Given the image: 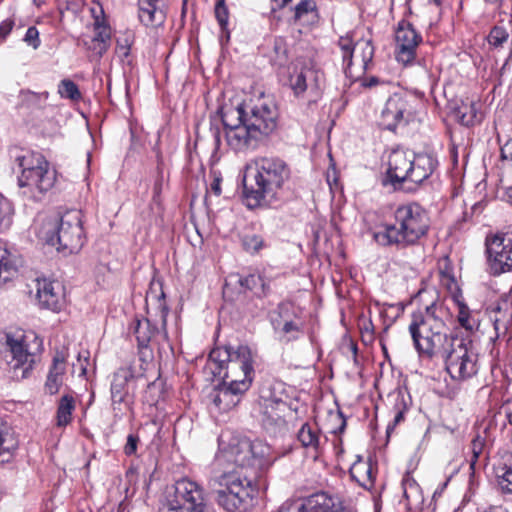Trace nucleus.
<instances>
[{"mask_svg":"<svg viewBox=\"0 0 512 512\" xmlns=\"http://www.w3.org/2000/svg\"><path fill=\"white\" fill-rule=\"evenodd\" d=\"M132 329L140 348H146L157 331L148 319H135Z\"/></svg>","mask_w":512,"mask_h":512,"instance_id":"obj_39","label":"nucleus"},{"mask_svg":"<svg viewBox=\"0 0 512 512\" xmlns=\"http://www.w3.org/2000/svg\"><path fill=\"white\" fill-rule=\"evenodd\" d=\"M289 84L296 96H301L306 91L317 95L320 89L319 72L309 66L295 67Z\"/></svg>","mask_w":512,"mask_h":512,"instance_id":"obj_21","label":"nucleus"},{"mask_svg":"<svg viewBox=\"0 0 512 512\" xmlns=\"http://www.w3.org/2000/svg\"><path fill=\"white\" fill-rule=\"evenodd\" d=\"M457 306V321L459 325L470 333L478 330L480 326V320L477 317V313L470 310V308L464 302L457 301Z\"/></svg>","mask_w":512,"mask_h":512,"instance_id":"obj_40","label":"nucleus"},{"mask_svg":"<svg viewBox=\"0 0 512 512\" xmlns=\"http://www.w3.org/2000/svg\"><path fill=\"white\" fill-rule=\"evenodd\" d=\"M216 490L218 504L227 512L245 511L253 505L258 495V486L254 478L233 470L218 477Z\"/></svg>","mask_w":512,"mask_h":512,"instance_id":"obj_7","label":"nucleus"},{"mask_svg":"<svg viewBox=\"0 0 512 512\" xmlns=\"http://www.w3.org/2000/svg\"><path fill=\"white\" fill-rule=\"evenodd\" d=\"M272 1L274 3L273 9H276V8L280 9V8H284V7L288 6L294 0H272Z\"/></svg>","mask_w":512,"mask_h":512,"instance_id":"obj_61","label":"nucleus"},{"mask_svg":"<svg viewBox=\"0 0 512 512\" xmlns=\"http://www.w3.org/2000/svg\"><path fill=\"white\" fill-rule=\"evenodd\" d=\"M209 358L218 365V374L224 372V379L235 384L247 382L250 388L255 377L256 353L247 345L224 346L213 349Z\"/></svg>","mask_w":512,"mask_h":512,"instance_id":"obj_6","label":"nucleus"},{"mask_svg":"<svg viewBox=\"0 0 512 512\" xmlns=\"http://www.w3.org/2000/svg\"><path fill=\"white\" fill-rule=\"evenodd\" d=\"M501 156L503 159L512 160V140L507 141L501 148Z\"/></svg>","mask_w":512,"mask_h":512,"instance_id":"obj_58","label":"nucleus"},{"mask_svg":"<svg viewBox=\"0 0 512 512\" xmlns=\"http://www.w3.org/2000/svg\"><path fill=\"white\" fill-rule=\"evenodd\" d=\"M286 407V402L279 398L261 395L255 411L263 427L268 431H275L285 424L283 412Z\"/></svg>","mask_w":512,"mask_h":512,"instance_id":"obj_17","label":"nucleus"},{"mask_svg":"<svg viewBox=\"0 0 512 512\" xmlns=\"http://www.w3.org/2000/svg\"><path fill=\"white\" fill-rule=\"evenodd\" d=\"M139 438L133 434H129L127 437V442L124 447V452L126 455H133L137 450Z\"/></svg>","mask_w":512,"mask_h":512,"instance_id":"obj_55","label":"nucleus"},{"mask_svg":"<svg viewBox=\"0 0 512 512\" xmlns=\"http://www.w3.org/2000/svg\"><path fill=\"white\" fill-rule=\"evenodd\" d=\"M254 169L255 185L244 186V196L250 208L262 202H272L283 197L291 179V168L286 161L277 156H260L248 167Z\"/></svg>","mask_w":512,"mask_h":512,"instance_id":"obj_2","label":"nucleus"},{"mask_svg":"<svg viewBox=\"0 0 512 512\" xmlns=\"http://www.w3.org/2000/svg\"><path fill=\"white\" fill-rule=\"evenodd\" d=\"M93 31L94 36L88 49L98 58H102L111 46L112 27L106 26Z\"/></svg>","mask_w":512,"mask_h":512,"instance_id":"obj_36","label":"nucleus"},{"mask_svg":"<svg viewBox=\"0 0 512 512\" xmlns=\"http://www.w3.org/2000/svg\"><path fill=\"white\" fill-rule=\"evenodd\" d=\"M24 41L33 49L39 48L41 41L39 38V31L36 27L31 26L27 29Z\"/></svg>","mask_w":512,"mask_h":512,"instance_id":"obj_53","label":"nucleus"},{"mask_svg":"<svg viewBox=\"0 0 512 512\" xmlns=\"http://www.w3.org/2000/svg\"><path fill=\"white\" fill-rule=\"evenodd\" d=\"M430 228L428 212L418 203L399 205L394 211V223L385 224L374 233L375 241L383 246L406 248L425 237Z\"/></svg>","mask_w":512,"mask_h":512,"instance_id":"obj_3","label":"nucleus"},{"mask_svg":"<svg viewBox=\"0 0 512 512\" xmlns=\"http://www.w3.org/2000/svg\"><path fill=\"white\" fill-rule=\"evenodd\" d=\"M421 42L422 36L413 25L406 20H401L395 30L397 61L404 65L412 63L416 57V49Z\"/></svg>","mask_w":512,"mask_h":512,"instance_id":"obj_14","label":"nucleus"},{"mask_svg":"<svg viewBox=\"0 0 512 512\" xmlns=\"http://www.w3.org/2000/svg\"><path fill=\"white\" fill-rule=\"evenodd\" d=\"M65 371L66 356L62 351H57L53 357L52 365L49 369L45 383V389L49 394L53 395L59 391L63 383Z\"/></svg>","mask_w":512,"mask_h":512,"instance_id":"obj_30","label":"nucleus"},{"mask_svg":"<svg viewBox=\"0 0 512 512\" xmlns=\"http://www.w3.org/2000/svg\"><path fill=\"white\" fill-rule=\"evenodd\" d=\"M210 132L212 134V137L214 139L215 147L218 148L221 143V133L220 128L218 125H211Z\"/></svg>","mask_w":512,"mask_h":512,"instance_id":"obj_59","label":"nucleus"},{"mask_svg":"<svg viewBox=\"0 0 512 512\" xmlns=\"http://www.w3.org/2000/svg\"><path fill=\"white\" fill-rule=\"evenodd\" d=\"M453 114L456 120L464 126H473L481 121V115L473 102H461L454 108Z\"/></svg>","mask_w":512,"mask_h":512,"instance_id":"obj_38","label":"nucleus"},{"mask_svg":"<svg viewBox=\"0 0 512 512\" xmlns=\"http://www.w3.org/2000/svg\"><path fill=\"white\" fill-rule=\"evenodd\" d=\"M166 315H167V309L166 307H162V321H163V326L166 325Z\"/></svg>","mask_w":512,"mask_h":512,"instance_id":"obj_63","label":"nucleus"},{"mask_svg":"<svg viewBox=\"0 0 512 512\" xmlns=\"http://www.w3.org/2000/svg\"><path fill=\"white\" fill-rule=\"evenodd\" d=\"M40 241L67 253L78 252L84 244L81 216L78 211H69L60 218L39 215L34 223Z\"/></svg>","mask_w":512,"mask_h":512,"instance_id":"obj_4","label":"nucleus"},{"mask_svg":"<svg viewBox=\"0 0 512 512\" xmlns=\"http://www.w3.org/2000/svg\"><path fill=\"white\" fill-rule=\"evenodd\" d=\"M12 214L11 203L0 193V233L10 227ZM17 275L18 269L10 259L6 244L0 241V285L13 280Z\"/></svg>","mask_w":512,"mask_h":512,"instance_id":"obj_15","label":"nucleus"},{"mask_svg":"<svg viewBox=\"0 0 512 512\" xmlns=\"http://www.w3.org/2000/svg\"><path fill=\"white\" fill-rule=\"evenodd\" d=\"M297 440L304 449L313 453L317 458L322 453L327 439L316 423L305 422L297 432Z\"/></svg>","mask_w":512,"mask_h":512,"instance_id":"obj_25","label":"nucleus"},{"mask_svg":"<svg viewBox=\"0 0 512 512\" xmlns=\"http://www.w3.org/2000/svg\"><path fill=\"white\" fill-rule=\"evenodd\" d=\"M213 180L210 184V191L214 193L216 196H220L222 190H221V183H222V177L219 173L213 172L212 173Z\"/></svg>","mask_w":512,"mask_h":512,"instance_id":"obj_56","label":"nucleus"},{"mask_svg":"<svg viewBox=\"0 0 512 512\" xmlns=\"http://www.w3.org/2000/svg\"><path fill=\"white\" fill-rule=\"evenodd\" d=\"M486 250L494 274L512 270V234L498 233L487 238Z\"/></svg>","mask_w":512,"mask_h":512,"instance_id":"obj_12","label":"nucleus"},{"mask_svg":"<svg viewBox=\"0 0 512 512\" xmlns=\"http://www.w3.org/2000/svg\"><path fill=\"white\" fill-rule=\"evenodd\" d=\"M75 409V400L71 395H63L58 403L56 413V425L65 427L72 421V413Z\"/></svg>","mask_w":512,"mask_h":512,"instance_id":"obj_42","label":"nucleus"},{"mask_svg":"<svg viewBox=\"0 0 512 512\" xmlns=\"http://www.w3.org/2000/svg\"><path fill=\"white\" fill-rule=\"evenodd\" d=\"M242 248L249 254H256L267 245L261 235L245 234L241 237Z\"/></svg>","mask_w":512,"mask_h":512,"instance_id":"obj_45","label":"nucleus"},{"mask_svg":"<svg viewBox=\"0 0 512 512\" xmlns=\"http://www.w3.org/2000/svg\"><path fill=\"white\" fill-rule=\"evenodd\" d=\"M203 488L195 481L182 478L166 490L159 512H203Z\"/></svg>","mask_w":512,"mask_h":512,"instance_id":"obj_11","label":"nucleus"},{"mask_svg":"<svg viewBox=\"0 0 512 512\" xmlns=\"http://www.w3.org/2000/svg\"><path fill=\"white\" fill-rule=\"evenodd\" d=\"M494 473L501 492L512 494V454L494 467Z\"/></svg>","mask_w":512,"mask_h":512,"instance_id":"obj_37","label":"nucleus"},{"mask_svg":"<svg viewBox=\"0 0 512 512\" xmlns=\"http://www.w3.org/2000/svg\"><path fill=\"white\" fill-rule=\"evenodd\" d=\"M389 398L393 402V421L387 425V435L389 436L395 427L404 421L405 414L409 410V397L406 396L402 391H397L389 395Z\"/></svg>","mask_w":512,"mask_h":512,"instance_id":"obj_34","label":"nucleus"},{"mask_svg":"<svg viewBox=\"0 0 512 512\" xmlns=\"http://www.w3.org/2000/svg\"><path fill=\"white\" fill-rule=\"evenodd\" d=\"M278 310L280 319L273 321L275 331L286 341L298 339L303 334V323L299 318H290V313H293L292 305L282 303Z\"/></svg>","mask_w":512,"mask_h":512,"instance_id":"obj_22","label":"nucleus"},{"mask_svg":"<svg viewBox=\"0 0 512 512\" xmlns=\"http://www.w3.org/2000/svg\"><path fill=\"white\" fill-rule=\"evenodd\" d=\"M134 379V372L129 367L119 368L113 375L111 382V401L115 415L123 413V407L129 408L128 384Z\"/></svg>","mask_w":512,"mask_h":512,"instance_id":"obj_20","label":"nucleus"},{"mask_svg":"<svg viewBox=\"0 0 512 512\" xmlns=\"http://www.w3.org/2000/svg\"><path fill=\"white\" fill-rule=\"evenodd\" d=\"M227 111L222 115V123L225 127V137L228 146L236 152L256 149L263 141L245 123L237 121L236 116H231L226 121Z\"/></svg>","mask_w":512,"mask_h":512,"instance_id":"obj_13","label":"nucleus"},{"mask_svg":"<svg viewBox=\"0 0 512 512\" xmlns=\"http://www.w3.org/2000/svg\"><path fill=\"white\" fill-rule=\"evenodd\" d=\"M58 93L62 98L79 100L81 93L78 86L70 79H63L58 86Z\"/></svg>","mask_w":512,"mask_h":512,"instance_id":"obj_46","label":"nucleus"},{"mask_svg":"<svg viewBox=\"0 0 512 512\" xmlns=\"http://www.w3.org/2000/svg\"><path fill=\"white\" fill-rule=\"evenodd\" d=\"M39 304L52 311H57L63 303V289L58 282L39 281L37 288Z\"/></svg>","mask_w":512,"mask_h":512,"instance_id":"obj_28","label":"nucleus"},{"mask_svg":"<svg viewBox=\"0 0 512 512\" xmlns=\"http://www.w3.org/2000/svg\"><path fill=\"white\" fill-rule=\"evenodd\" d=\"M239 284L257 297H265L270 293V280L262 273H252L240 278Z\"/></svg>","mask_w":512,"mask_h":512,"instance_id":"obj_35","label":"nucleus"},{"mask_svg":"<svg viewBox=\"0 0 512 512\" xmlns=\"http://www.w3.org/2000/svg\"><path fill=\"white\" fill-rule=\"evenodd\" d=\"M350 475L361 487L371 490L375 483V473L370 461L363 460L358 456L357 460L350 467Z\"/></svg>","mask_w":512,"mask_h":512,"instance_id":"obj_32","label":"nucleus"},{"mask_svg":"<svg viewBox=\"0 0 512 512\" xmlns=\"http://www.w3.org/2000/svg\"><path fill=\"white\" fill-rule=\"evenodd\" d=\"M509 38V33L504 27L495 26L488 35V42L495 48L502 47Z\"/></svg>","mask_w":512,"mask_h":512,"instance_id":"obj_48","label":"nucleus"},{"mask_svg":"<svg viewBox=\"0 0 512 512\" xmlns=\"http://www.w3.org/2000/svg\"><path fill=\"white\" fill-rule=\"evenodd\" d=\"M16 162L21 169V175H28V173L36 170V167L44 165L48 162L46 158L37 152H27L16 158Z\"/></svg>","mask_w":512,"mask_h":512,"instance_id":"obj_43","label":"nucleus"},{"mask_svg":"<svg viewBox=\"0 0 512 512\" xmlns=\"http://www.w3.org/2000/svg\"><path fill=\"white\" fill-rule=\"evenodd\" d=\"M411 97L401 94H394L388 98L382 110L381 118L383 126L393 131L401 122H407L414 114Z\"/></svg>","mask_w":512,"mask_h":512,"instance_id":"obj_16","label":"nucleus"},{"mask_svg":"<svg viewBox=\"0 0 512 512\" xmlns=\"http://www.w3.org/2000/svg\"><path fill=\"white\" fill-rule=\"evenodd\" d=\"M436 358L444 361L445 370L456 381L470 379L479 370L478 353L472 342L456 335Z\"/></svg>","mask_w":512,"mask_h":512,"instance_id":"obj_8","label":"nucleus"},{"mask_svg":"<svg viewBox=\"0 0 512 512\" xmlns=\"http://www.w3.org/2000/svg\"><path fill=\"white\" fill-rule=\"evenodd\" d=\"M403 493L407 500L411 497L417 496L419 492V486L416 481L409 475H406L402 480Z\"/></svg>","mask_w":512,"mask_h":512,"instance_id":"obj_50","label":"nucleus"},{"mask_svg":"<svg viewBox=\"0 0 512 512\" xmlns=\"http://www.w3.org/2000/svg\"><path fill=\"white\" fill-rule=\"evenodd\" d=\"M491 321L494 325L496 337L505 336L508 329L512 325V307L508 302H503L501 305L498 304L492 310Z\"/></svg>","mask_w":512,"mask_h":512,"instance_id":"obj_33","label":"nucleus"},{"mask_svg":"<svg viewBox=\"0 0 512 512\" xmlns=\"http://www.w3.org/2000/svg\"><path fill=\"white\" fill-rule=\"evenodd\" d=\"M6 344L12 355L9 364L14 378H27L42 351L41 339L34 332L16 331L6 334Z\"/></svg>","mask_w":512,"mask_h":512,"instance_id":"obj_9","label":"nucleus"},{"mask_svg":"<svg viewBox=\"0 0 512 512\" xmlns=\"http://www.w3.org/2000/svg\"><path fill=\"white\" fill-rule=\"evenodd\" d=\"M506 194L508 198L512 200V186L507 188Z\"/></svg>","mask_w":512,"mask_h":512,"instance_id":"obj_64","label":"nucleus"},{"mask_svg":"<svg viewBox=\"0 0 512 512\" xmlns=\"http://www.w3.org/2000/svg\"><path fill=\"white\" fill-rule=\"evenodd\" d=\"M484 445H485V440L480 435H477L471 441V445H470L471 457L469 459L471 470L475 469V465L479 459V456L482 454Z\"/></svg>","mask_w":512,"mask_h":512,"instance_id":"obj_49","label":"nucleus"},{"mask_svg":"<svg viewBox=\"0 0 512 512\" xmlns=\"http://www.w3.org/2000/svg\"><path fill=\"white\" fill-rule=\"evenodd\" d=\"M13 21L6 20L3 21L0 25V41H3L7 35L12 31Z\"/></svg>","mask_w":512,"mask_h":512,"instance_id":"obj_57","label":"nucleus"},{"mask_svg":"<svg viewBox=\"0 0 512 512\" xmlns=\"http://www.w3.org/2000/svg\"><path fill=\"white\" fill-rule=\"evenodd\" d=\"M413 154L403 150H393L388 158L387 177L394 185H401L407 182L410 172Z\"/></svg>","mask_w":512,"mask_h":512,"instance_id":"obj_24","label":"nucleus"},{"mask_svg":"<svg viewBox=\"0 0 512 512\" xmlns=\"http://www.w3.org/2000/svg\"><path fill=\"white\" fill-rule=\"evenodd\" d=\"M231 116H236L237 121L247 124L264 141L277 127L278 109L274 100L262 93L227 110L226 121Z\"/></svg>","mask_w":512,"mask_h":512,"instance_id":"obj_5","label":"nucleus"},{"mask_svg":"<svg viewBox=\"0 0 512 512\" xmlns=\"http://www.w3.org/2000/svg\"><path fill=\"white\" fill-rule=\"evenodd\" d=\"M270 448L262 441H250L247 438L233 439L227 448H223L218 459L231 462L237 467L251 469L254 477L258 470L270 463L267 457Z\"/></svg>","mask_w":512,"mask_h":512,"instance_id":"obj_10","label":"nucleus"},{"mask_svg":"<svg viewBox=\"0 0 512 512\" xmlns=\"http://www.w3.org/2000/svg\"><path fill=\"white\" fill-rule=\"evenodd\" d=\"M19 446L13 428L0 418V464L9 463L15 456Z\"/></svg>","mask_w":512,"mask_h":512,"instance_id":"obj_29","label":"nucleus"},{"mask_svg":"<svg viewBox=\"0 0 512 512\" xmlns=\"http://www.w3.org/2000/svg\"><path fill=\"white\" fill-rule=\"evenodd\" d=\"M379 83V79L377 77H371L363 83L365 87H374Z\"/></svg>","mask_w":512,"mask_h":512,"instance_id":"obj_62","label":"nucleus"},{"mask_svg":"<svg viewBox=\"0 0 512 512\" xmlns=\"http://www.w3.org/2000/svg\"><path fill=\"white\" fill-rule=\"evenodd\" d=\"M90 12L93 18V30L111 26L105 14L104 8L100 2L94 1Z\"/></svg>","mask_w":512,"mask_h":512,"instance_id":"obj_47","label":"nucleus"},{"mask_svg":"<svg viewBox=\"0 0 512 512\" xmlns=\"http://www.w3.org/2000/svg\"><path fill=\"white\" fill-rule=\"evenodd\" d=\"M56 171L50 168L49 162L36 167V170L28 173V175H20L18 184L20 187H28L32 191L37 190L40 193L49 191L55 184Z\"/></svg>","mask_w":512,"mask_h":512,"instance_id":"obj_23","label":"nucleus"},{"mask_svg":"<svg viewBox=\"0 0 512 512\" xmlns=\"http://www.w3.org/2000/svg\"><path fill=\"white\" fill-rule=\"evenodd\" d=\"M138 16L147 27L161 26L165 19V0H138Z\"/></svg>","mask_w":512,"mask_h":512,"instance_id":"obj_26","label":"nucleus"},{"mask_svg":"<svg viewBox=\"0 0 512 512\" xmlns=\"http://www.w3.org/2000/svg\"><path fill=\"white\" fill-rule=\"evenodd\" d=\"M437 164V160L430 154H413L407 182L422 184L433 174Z\"/></svg>","mask_w":512,"mask_h":512,"instance_id":"obj_27","label":"nucleus"},{"mask_svg":"<svg viewBox=\"0 0 512 512\" xmlns=\"http://www.w3.org/2000/svg\"><path fill=\"white\" fill-rule=\"evenodd\" d=\"M338 46L342 52V59H343V67L345 74L348 77H354V62H353V56L355 54L354 47L355 44L353 43V40L349 35L341 36L338 40Z\"/></svg>","mask_w":512,"mask_h":512,"instance_id":"obj_41","label":"nucleus"},{"mask_svg":"<svg viewBox=\"0 0 512 512\" xmlns=\"http://www.w3.org/2000/svg\"><path fill=\"white\" fill-rule=\"evenodd\" d=\"M316 12L315 2L312 0H299L294 7V21L300 24L310 22Z\"/></svg>","mask_w":512,"mask_h":512,"instance_id":"obj_44","label":"nucleus"},{"mask_svg":"<svg viewBox=\"0 0 512 512\" xmlns=\"http://www.w3.org/2000/svg\"><path fill=\"white\" fill-rule=\"evenodd\" d=\"M246 383L239 385L224 379L223 384L215 388L210 394L211 410L215 409L219 413H226L235 408L240 403L243 395L249 390Z\"/></svg>","mask_w":512,"mask_h":512,"instance_id":"obj_18","label":"nucleus"},{"mask_svg":"<svg viewBox=\"0 0 512 512\" xmlns=\"http://www.w3.org/2000/svg\"><path fill=\"white\" fill-rule=\"evenodd\" d=\"M132 39L130 34L124 35V37L118 38L116 41V52L120 57H128L130 54V48Z\"/></svg>","mask_w":512,"mask_h":512,"instance_id":"obj_52","label":"nucleus"},{"mask_svg":"<svg viewBox=\"0 0 512 512\" xmlns=\"http://www.w3.org/2000/svg\"><path fill=\"white\" fill-rule=\"evenodd\" d=\"M339 508L331 496L320 492L307 497L302 503L286 501L277 512H337Z\"/></svg>","mask_w":512,"mask_h":512,"instance_id":"obj_19","label":"nucleus"},{"mask_svg":"<svg viewBox=\"0 0 512 512\" xmlns=\"http://www.w3.org/2000/svg\"><path fill=\"white\" fill-rule=\"evenodd\" d=\"M429 293L419 291L416 296L421 304L411 312L408 332L419 357L433 360L444 351L455 336L447 325L448 308L437 295L426 299Z\"/></svg>","mask_w":512,"mask_h":512,"instance_id":"obj_1","label":"nucleus"},{"mask_svg":"<svg viewBox=\"0 0 512 512\" xmlns=\"http://www.w3.org/2000/svg\"><path fill=\"white\" fill-rule=\"evenodd\" d=\"M354 51L353 71L355 76L353 78L357 79L368 69L374 56V47L370 40H360L355 43Z\"/></svg>","mask_w":512,"mask_h":512,"instance_id":"obj_31","label":"nucleus"},{"mask_svg":"<svg viewBox=\"0 0 512 512\" xmlns=\"http://www.w3.org/2000/svg\"><path fill=\"white\" fill-rule=\"evenodd\" d=\"M502 409L505 413V417L508 420L509 424L512 425V401H507L502 406Z\"/></svg>","mask_w":512,"mask_h":512,"instance_id":"obj_60","label":"nucleus"},{"mask_svg":"<svg viewBox=\"0 0 512 512\" xmlns=\"http://www.w3.org/2000/svg\"><path fill=\"white\" fill-rule=\"evenodd\" d=\"M274 51H275V54H276V62L279 65L284 64V62L287 59V56H286L285 45H284V43H283V41L281 39L275 41Z\"/></svg>","mask_w":512,"mask_h":512,"instance_id":"obj_54","label":"nucleus"},{"mask_svg":"<svg viewBox=\"0 0 512 512\" xmlns=\"http://www.w3.org/2000/svg\"><path fill=\"white\" fill-rule=\"evenodd\" d=\"M228 15L224 0H219L215 6V17L222 29H225L228 24Z\"/></svg>","mask_w":512,"mask_h":512,"instance_id":"obj_51","label":"nucleus"}]
</instances>
